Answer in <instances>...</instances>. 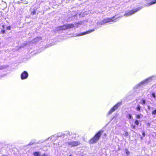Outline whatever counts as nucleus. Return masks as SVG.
Wrapping results in <instances>:
<instances>
[{
    "label": "nucleus",
    "mask_w": 156,
    "mask_h": 156,
    "mask_svg": "<svg viewBox=\"0 0 156 156\" xmlns=\"http://www.w3.org/2000/svg\"><path fill=\"white\" fill-rule=\"evenodd\" d=\"M102 133V131H99L98 133L94 136V137L90 140V144H93L96 143L99 140Z\"/></svg>",
    "instance_id": "1"
},
{
    "label": "nucleus",
    "mask_w": 156,
    "mask_h": 156,
    "mask_svg": "<svg viewBox=\"0 0 156 156\" xmlns=\"http://www.w3.org/2000/svg\"><path fill=\"white\" fill-rule=\"evenodd\" d=\"M102 133V131H99L98 133L94 136V137L90 140V144H93L96 143L99 140Z\"/></svg>",
    "instance_id": "2"
},
{
    "label": "nucleus",
    "mask_w": 156,
    "mask_h": 156,
    "mask_svg": "<svg viewBox=\"0 0 156 156\" xmlns=\"http://www.w3.org/2000/svg\"><path fill=\"white\" fill-rule=\"evenodd\" d=\"M114 18V17H112L110 18H108L106 19H104L102 21L98 23V25H103L105 24L106 23L112 22V21H114V22H115L116 21H115V20L113 19V18Z\"/></svg>",
    "instance_id": "3"
},
{
    "label": "nucleus",
    "mask_w": 156,
    "mask_h": 156,
    "mask_svg": "<svg viewBox=\"0 0 156 156\" xmlns=\"http://www.w3.org/2000/svg\"><path fill=\"white\" fill-rule=\"evenodd\" d=\"M67 144L69 147H73L76 146L77 145H79L80 144V143L77 141H73L68 142L67 143Z\"/></svg>",
    "instance_id": "4"
},
{
    "label": "nucleus",
    "mask_w": 156,
    "mask_h": 156,
    "mask_svg": "<svg viewBox=\"0 0 156 156\" xmlns=\"http://www.w3.org/2000/svg\"><path fill=\"white\" fill-rule=\"evenodd\" d=\"M73 27L74 25L73 24H68L59 27V29L60 30H65L67 28H73Z\"/></svg>",
    "instance_id": "5"
},
{
    "label": "nucleus",
    "mask_w": 156,
    "mask_h": 156,
    "mask_svg": "<svg viewBox=\"0 0 156 156\" xmlns=\"http://www.w3.org/2000/svg\"><path fill=\"white\" fill-rule=\"evenodd\" d=\"M121 103V102L118 103L113 108H112L108 112L109 114H111L113 112L115 111L117 109L118 107L120 105Z\"/></svg>",
    "instance_id": "6"
},
{
    "label": "nucleus",
    "mask_w": 156,
    "mask_h": 156,
    "mask_svg": "<svg viewBox=\"0 0 156 156\" xmlns=\"http://www.w3.org/2000/svg\"><path fill=\"white\" fill-rule=\"evenodd\" d=\"M140 8H139L137 9H135L134 10H133L131 11H130L126 13L125 14V16H130L133 14L134 12H136L139 9H140Z\"/></svg>",
    "instance_id": "7"
},
{
    "label": "nucleus",
    "mask_w": 156,
    "mask_h": 156,
    "mask_svg": "<svg viewBox=\"0 0 156 156\" xmlns=\"http://www.w3.org/2000/svg\"><path fill=\"white\" fill-rule=\"evenodd\" d=\"M28 74L26 71L23 72L21 75V79L22 80L25 79L27 78Z\"/></svg>",
    "instance_id": "8"
},
{
    "label": "nucleus",
    "mask_w": 156,
    "mask_h": 156,
    "mask_svg": "<svg viewBox=\"0 0 156 156\" xmlns=\"http://www.w3.org/2000/svg\"><path fill=\"white\" fill-rule=\"evenodd\" d=\"M94 31V30L92 29V30H90L87 31L86 32H84L83 33H81L79 35H80V36H81V35H85V34H89L90 33H91V32H93V31Z\"/></svg>",
    "instance_id": "9"
},
{
    "label": "nucleus",
    "mask_w": 156,
    "mask_h": 156,
    "mask_svg": "<svg viewBox=\"0 0 156 156\" xmlns=\"http://www.w3.org/2000/svg\"><path fill=\"white\" fill-rule=\"evenodd\" d=\"M151 79V77L145 80L144 81L142 82L141 83H144L148 82Z\"/></svg>",
    "instance_id": "10"
},
{
    "label": "nucleus",
    "mask_w": 156,
    "mask_h": 156,
    "mask_svg": "<svg viewBox=\"0 0 156 156\" xmlns=\"http://www.w3.org/2000/svg\"><path fill=\"white\" fill-rule=\"evenodd\" d=\"M156 3V0L152 1L150 3L148 4H147V5H146V6H150V5H151L154 4L155 3Z\"/></svg>",
    "instance_id": "11"
},
{
    "label": "nucleus",
    "mask_w": 156,
    "mask_h": 156,
    "mask_svg": "<svg viewBox=\"0 0 156 156\" xmlns=\"http://www.w3.org/2000/svg\"><path fill=\"white\" fill-rule=\"evenodd\" d=\"M41 37H37L34 39V42H37L41 40Z\"/></svg>",
    "instance_id": "12"
},
{
    "label": "nucleus",
    "mask_w": 156,
    "mask_h": 156,
    "mask_svg": "<svg viewBox=\"0 0 156 156\" xmlns=\"http://www.w3.org/2000/svg\"><path fill=\"white\" fill-rule=\"evenodd\" d=\"M33 154L34 156H40V154L38 152H34Z\"/></svg>",
    "instance_id": "13"
},
{
    "label": "nucleus",
    "mask_w": 156,
    "mask_h": 156,
    "mask_svg": "<svg viewBox=\"0 0 156 156\" xmlns=\"http://www.w3.org/2000/svg\"><path fill=\"white\" fill-rule=\"evenodd\" d=\"M127 117L129 119H133L132 116L130 114H129L127 115Z\"/></svg>",
    "instance_id": "14"
},
{
    "label": "nucleus",
    "mask_w": 156,
    "mask_h": 156,
    "mask_svg": "<svg viewBox=\"0 0 156 156\" xmlns=\"http://www.w3.org/2000/svg\"><path fill=\"white\" fill-rule=\"evenodd\" d=\"M141 103L142 104H145L146 103V101L144 99H142Z\"/></svg>",
    "instance_id": "15"
},
{
    "label": "nucleus",
    "mask_w": 156,
    "mask_h": 156,
    "mask_svg": "<svg viewBox=\"0 0 156 156\" xmlns=\"http://www.w3.org/2000/svg\"><path fill=\"white\" fill-rule=\"evenodd\" d=\"M151 96L152 97H153L154 99L156 98V95L154 93H153L151 94Z\"/></svg>",
    "instance_id": "16"
},
{
    "label": "nucleus",
    "mask_w": 156,
    "mask_h": 156,
    "mask_svg": "<svg viewBox=\"0 0 156 156\" xmlns=\"http://www.w3.org/2000/svg\"><path fill=\"white\" fill-rule=\"evenodd\" d=\"M125 151L126 155H130V152L127 150H126Z\"/></svg>",
    "instance_id": "17"
},
{
    "label": "nucleus",
    "mask_w": 156,
    "mask_h": 156,
    "mask_svg": "<svg viewBox=\"0 0 156 156\" xmlns=\"http://www.w3.org/2000/svg\"><path fill=\"white\" fill-rule=\"evenodd\" d=\"M140 106L139 105H138V106L136 108V110L138 111H140Z\"/></svg>",
    "instance_id": "18"
},
{
    "label": "nucleus",
    "mask_w": 156,
    "mask_h": 156,
    "mask_svg": "<svg viewBox=\"0 0 156 156\" xmlns=\"http://www.w3.org/2000/svg\"><path fill=\"white\" fill-rule=\"evenodd\" d=\"M152 115H155L156 114V110H155L154 111H153L152 112Z\"/></svg>",
    "instance_id": "19"
},
{
    "label": "nucleus",
    "mask_w": 156,
    "mask_h": 156,
    "mask_svg": "<svg viewBox=\"0 0 156 156\" xmlns=\"http://www.w3.org/2000/svg\"><path fill=\"white\" fill-rule=\"evenodd\" d=\"M135 123L136 125L137 126L139 124L138 121L137 120H136V121L135 122Z\"/></svg>",
    "instance_id": "20"
},
{
    "label": "nucleus",
    "mask_w": 156,
    "mask_h": 156,
    "mask_svg": "<svg viewBox=\"0 0 156 156\" xmlns=\"http://www.w3.org/2000/svg\"><path fill=\"white\" fill-rule=\"evenodd\" d=\"M131 128H133V129H135V126L133 125H132L131 126Z\"/></svg>",
    "instance_id": "21"
},
{
    "label": "nucleus",
    "mask_w": 156,
    "mask_h": 156,
    "mask_svg": "<svg viewBox=\"0 0 156 156\" xmlns=\"http://www.w3.org/2000/svg\"><path fill=\"white\" fill-rule=\"evenodd\" d=\"M136 117L137 119H140V116L139 115H136Z\"/></svg>",
    "instance_id": "22"
},
{
    "label": "nucleus",
    "mask_w": 156,
    "mask_h": 156,
    "mask_svg": "<svg viewBox=\"0 0 156 156\" xmlns=\"http://www.w3.org/2000/svg\"><path fill=\"white\" fill-rule=\"evenodd\" d=\"M6 28L7 30H10V27L8 26Z\"/></svg>",
    "instance_id": "23"
},
{
    "label": "nucleus",
    "mask_w": 156,
    "mask_h": 156,
    "mask_svg": "<svg viewBox=\"0 0 156 156\" xmlns=\"http://www.w3.org/2000/svg\"><path fill=\"white\" fill-rule=\"evenodd\" d=\"M125 136H127L128 135V133L127 132H126L125 134Z\"/></svg>",
    "instance_id": "24"
},
{
    "label": "nucleus",
    "mask_w": 156,
    "mask_h": 156,
    "mask_svg": "<svg viewBox=\"0 0 156 156\" xmlns=\"http://www.w3.org/2000/svg\"><path fill=\"white\" fill-rule=\"evenodd\" d=\"M5 32V31L4 30H2V34L4 33Z\"/></svg>",
    "instance_id": "25"
},
{
    "label": "nucleus",
    "mask_w": 156,
    "mask_h": 156,
    "mask_svg": "<svg viewBox=\"0 0 156 156\" xmlns=\"http://www.w3.org/2000/svg\"><path fill=\"white\" fill-rule=\"evenodd\" d=\"M148 108L149 110H150V108H151V107H150V106H148Z\"/></svg>",
    "instance_id": "26"
},
{
    "label": "nucleus",
    "mask_w": 156,
    "mask_h": 156,
    "mask_svg": "<svg viewBox=\"0 0 156 156\" xmlns=\"http://www.w3.org/2000/svg\"><path fill=\"white\" fill-rule=\"evenodd\" d=\"M35 12L34 11V12H32V13L33 15H34V14H35Z\"/></svg>",
    "instance_id": "27"
},
{
    "label": "nucleus",
    "mask_w": 156,
    "mask_h": 156,
    "mask_svg": "<svg viewBox=\"0 0 156 156\" xmlns=\"http://www.w3.org/2000/svg\"><path fill=\"white\" fill-rule=\"evenodd\" d=\"M143 134V135L144 136H145V133H144V132Z\"/></svg>",
    "instance_id": "28"
},
{
    "label": "nucleus",
    "mask_w": 156,
    "mask_h": 156,
    "mask_svg": "<svg viewBox=\"0 0 156 156\" xmlns=\"http://www.w3.org/2000/svg\"><path fill=\"white\" fill-rule=\"evenodd\" d=\"M3 156H6V155H3Z\"/></svg>",
    "instance_id": "29"
},
{
    "label": "nucleus",
    "mask_w": 156,
    "mask_h": 156,
    "mask_svg": "<svg viewBox=\"0 0 156 156\" xmlns=\"http://www.w3.org/2000/svg\"><path fill=\"white\" fill-rule=\"evenodd\" d=\"M69 156H72L71 155H70Z\"/></svg>",
    "instance_id": "30"
},
{
    "label": "nucleus",
    "mask_w": 156,
    "mask_h": 156,
    "mask_svg": "<svg viewBox=\"0 0 156 156\" xmlns=\"http://www.w3.org/2000/svg\"><path fill=\"white\" fill-rule=\"evenodd\" d=\"M81 156H83V155H82Z\"/></svg>",
    "instance_id": "31"
}]
</instances>
